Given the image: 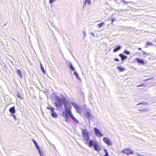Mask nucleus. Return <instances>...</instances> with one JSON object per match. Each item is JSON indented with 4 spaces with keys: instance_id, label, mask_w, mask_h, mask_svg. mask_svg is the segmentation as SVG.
I'll return each instance as SVG.
<instances>
[{
    "instance_id": "obj_1",
    "label": "nucleus",
    "mask_w": 156,
    "mask_h": 156,
    "mask_svg": "<svg viewBox=\"0 0 156 156\" xmlns=\"http://www.w3.org/2000/svg\"><path fill=\"white\" fill-rule=\"evenodd\" d=\"M55 100L56 102H54V104L56 108H61L62 104H63L65 110L63 112L72 113L71 110V106L66 97H63L61 98L58 96H56Z\"/></svg>"
},
{
    "instance_id": "obj_2",
    "label": "nucleus",
    "mask_w": 156,
    "mask_h": 156,
    "mask_svg": "<svg viewBox=\"0 0 156 156\" xmlns=\"http://www.w3.org/2000/svg\"><path fill=\"white\" fill-rule=\"evenodd\" d=\"M88 146L90 147L93 146L94 150L98 152H99L101 150V148L99 146L96 140H90L89 142Z\"/></svg>"
},
{
    "instance_id": "obj_3",
    "label": "nucleus",
    "mask_w": 156,
    "mask_h": 156,
    "mask_svg": "<svg viewBox=\"0 0 156 156\" xmlns=\"http://www.w3.org/2000/svg\"><path fill=\"white\" fill-rule=\"evenodd\" d=\"M62 115L65 119L69 118V116L75 122L77 123H79L78 120L74 116L72 113L63 112L62 113Z\"/></svg>"
},
{
    "instance_id": "obj_4",
    "label": "nucleus",
    "mask_w": 156,
    "mask_h": 156,
    "mask_svg": "<svg viewBox=\"0 0 156 156\" xmlns=\"http://www.w3.org/2000/svg\"><path fill=\"white\" fill-rule=\"evenodd\" d=\"M82 134L84 139L85 140L84 142L86 144L89 143L90 136L89 135L88 132L86 129H82Z\"/></svg>"
},
{
    "instance_id": "obj_5",
    "label": "nucleus",
    "mask_w": 156,
    "mask_h": 156,
    "mask_svg": "<svg viewBox=\"0 0 156 156\" xmlns=\"http://www.w3.org/2000/svg\"><path fill=\"white\" fill-rule=\"evenodd\" d=\"M94 131L95 135L97 136L101 137L103 136V134L96 127L94 128Z\"/></svg>"
},
{
    "instance_id": "obj_6",
    "label": "nucleus",
    "mask_w": 156,
    "mask_h": 156,
    "mask_svg": "<svg viewBox=\"0 0 156 156\" xmlns=\"http://www.w3.org/2000/svg\"><path fill=\"white\" fill-rule=\"evenodd\" d=\"M72 105L76 109V112L78 113H80L81 112V110L80 107L78 106L76 104L72 102L71 103Z\"/></svg>"
},
{
    "instance_id": "obj_7",
    "label": "nucleus",
    "mask_w": 156,
    "mask_h": 156,
    "mask_svg": "<svg viewBox=\"0 0 156 156\" xmlns=\"http://www.w3.org/2000/svg\"><path fill=\"white\" fill-rule=\"evenodd\" d=\"M31 140H32V141H33V143L35 145V146L36 149L37 150L39 151V154L41 156H43V155H42L43 153L42 151H41L40 147L38 146V145L37 144V143L34 139H32Z\"/></svg>"
},
{
    "instance_id": "obj_8",
    "label": "nucleus",
    "mask_w": 156,
    "mask_h": 156,
    "mask_svg": "<svg viewBox=\"0 0 156 156\" xmlns=\"http://www.w3.org/2000/svg\"><path fill=\"white\" fill-rule=\"evenodd\" d=\"M104 142L108 146H111L112 145V143L110 139L107 137H104L103 139Z\"/></svg>"
},
{
    "instance_id": "obj_9",
    "label": "nucleus",
    "mask_w": 156,
    "mask_h": 156,
    "mask_svg": "<svg viewBox=\"0 0 156 156\" xmlns=\"http://www.w3.org/2000/svg\"><path fill=\"white\" fill-rule=\"evenodd\" d=\"M121 152L125 154H127V155H129L130 154H133V153L132 151L129 149H125L121 151Z\"/></svg>"
},
{
    "instance_id": "obj_10",
    "label": "nucleus",
    "mask_w": 156,
    "mask_h": 156,
    "mask_svg": "<svg viewBox=\"0 0 156 156\" xmlns=\"http://www.w3.org/2000/svg\"><path fill=\"white\" fill-rule=\"evenodd\" d=\"M87 118L89 120L90 119L93 117L92 115L89 112H87L85 114Z\"/></svg>"
},
{
    "instance_id": "obj_11",
    "label": "nucleus",
    "mask_w": 156,
    "mask_h": 156,
    "mask_svg": "<svg viewBox=\"0 0 156 156\" xmlns=\"http://www.w3.org/2000/svg\"><path fill=\"white\" fill-rule=\"evenodd\" d=\"M136 60L137 62L139 64L141 63V64H144V60L143 59L138 58H136Z\"/></svg>"
},
{
    "instance_id": "obj_12",
    "label": "nucleus",
    "mask_w": 156,
    "mask_h": 156,
    "mask_svg": "<svg viewBox=\"0 0 156 156\" xmlns=\"http://www.w3.org/2000/svg\"><path fill=\"white\" fill-rule=\"evenodd\" d=\"M9 111L12 114H13L15 113L16 112L15 107L13 106L12 107L10 108L9 109Z\"/></svg>"
},
{
    "instance_id": "obj_13",
    "label": "nucleus",
    "mask_w": 156,
    "mask_h": 156,
    "mask_svg": "<svg viewBox=\"0 0 156 156\" xmlns=\"http://www.w3.org/2000/svg\"><path fill=\"white\" fill-rule=\"evenodd\" d=\"M121 48V46L120 45H117L115 46V48L113 50L114 52H116L120 50Z\"/></svg>"
},
{
    "instance_id": "obj_14",
    "label": "nucleus",
    "mask_w": 156,
    "mask_h": 156,
    "mask_svg": "<svg viewBox=\"0 0 156 156\" xmlns=\"http://www.w3.org/2000/svg\"><path fill=\"white\" fill-rule=\"evenodd\" d=\"M119 56L121 57L122 61L125 60L127 58V57L122 54H120L119 55Z\"/></svg>"
},
{
    "instance_id": "obj_15",
    "label": "nucleus",
    "mask_w": 156,
    "mask_h": 156,
    "mask_svg": "<svg viewBox=\"0 0 156 156\" xmlns=\"http://www.w3.org/2000/svg\"><path fill=\"white\" fill-rule=\"evenodd\" d=\"M91 3V1L90 0H85V1L83 2V6H85L87 4L88 5Z\"/></svg>"
},
{
    "instance_id": "obj_16",
    "label": "nucleus",
    "mask_w": 156,
    "mask_h": 156,
    "mask_svg": "<svg viewBox=\"0 0 156 156\" xmlns=\"http://www.w3.org/2000/svg\"><path fill=\"white\" fill-rule=\"evenodd\" d=\"M51 116L54 118H56L58 116L54 112V111L51 112Z\"/></svg>"
},
{
    "instance_id": "obj_17",
    "label": "nucleus",
    "mask_w": 156,
    "mask_h": 156,
    "mask_svg": "<svg viewBox=\"0 0 156 156\" xmlns=\"http://www.w3.org/2000/svg\"><path fill=\"white\" fill-rule=\"evenodd\" d=\"M47 108L48 109L50 110L51 112L54 111V108L50 105H49Z\"/></svg>"
},
{
    "instance_id": "obj_18",
    "label": "nucleus",
    "mask_w": 156,
    "mask_h": 156,
    "mask_svg": "<svg viewBox=\"0 0 156 156\" xmlns=\"http://www.w3.org/2000/svg\"><path fill=\"white\" fill-rule=\"evenodd\" d=\"M74 74L76 76V78L79 80H80V79L79 77L78 74L76 72V71H74Z\"/></svg>"
},
{
    "instance_id": "obj_19",
    "label": "nucleus",
    "mask_w": 156,
    "mask_h": 156,
    "mask_svg": "<svg viewBox=\"0 0 156 156\" xmlns=\"http://www.w3.org/2000/svg\"><path fill=\"white\" fill-rule=\"evenodd\" d=\"M17 73L18 74V76H19L21 77H22V75L21 71L20 70L17 69Z\"/></svg>"
},
{
    "instance_id": "obj_20",
    "label": "nucleus",
    "mask_w": 156,
    "mask_h": 156,
    "mask_svg": "<svg viewBox=\"0 0 156 156\" xmlns=\"http://www.w3.org/2000/svg\"><path fill=\"white\" fill-rule=\"evenodd\" d=\"M69 66L70 69H71L72 70H74L75 68L71 62L69 63Z\"/></svg>"
},
{
    "instance_id": "obj_21",
    "label": "nucleus",
    "mask_w": 156,
    "mask_h": 156,
    "mask_svg": "<svg viewBox=\"0 0 156 156\" xmlns=\"http://www.w3.org/2000/svg\"><path fill=\"white\" fill-rule=\"evenodd\" d=\"M117 68L121 72L124 71L125 70V69L124 68L120 66H118Z\"/></svg>"
},
{
    "instance_id": "obj_22",
    "label": "nucleus",
    "mask_w": 156,
    "mask_h": 156,
    "mask_svg": "<svg viewBox=\"0 0 156 156\" xmlns=\"http://www.w3.org/2000/svg\"><path fill=\"white\" fill-rule=\"evenodd\" d=\"M104 24V22H102L101 23L98 24L97 25V26L98 27V28H100Z\"/></svg>"
},
{
    "instance_id": "obj_23",
    "label": "nucleus",
    "mask_w": 156,
    "mask_h": 156,
    "mask_svg": "<svg viewBox=\"0 0 156 156\" xmlns=\"http://www.w3.org/2000/svg\"><path fill=\"white\" fill-rule=\"evenodd\" d=\"M104 150L105 153V154L104 155V156H109L108 153L107 151L105 148L104 149Z\"/></svg>"
},
{
    "instance_id": "obj_24",
    "label": "nucleus",
    "mask_w": 156,
    "mask_h": 156,
    "mask_svg": "<svg viewBox=\"0 0 156 156\" xmlns=\"http://www.w3.org/2000/svg\"><path fill=\"white\" fill-rule=\"evenodd\" d=\"M40 66L41 70L44 73L45 71L44 69V67H43V66L42 65V64H41Z\"/></svg>"
},
{
    "instance_id": "obj_25",
    "label": "nucleus",
    "mask_w": 156,
    "mask_h": 156,
    "mask_svg": "<svg viewBox=\"0 0 156 156\" xmlns=\"http://www.w3.org/2000/svg\"><path fill=\"white\" fill-rule=\"evenodd\" d=\"M142 52H143V54L145 55L144 56H143V57H144V58H145L146 56H147L149 55V54L146 53L144 51H142Z\"/></svg>"
},
{
    "instance_id": "obj_26",
    "label": "nucleus",
    "mask_w": 156,
    "mask_h": 156,
    "mask_svg": "<svg viewBox=\"0 0 156 156\" xmlns=\"http://www.w3.org/2000/svg\"><path fill=\"white\" fill-rule=\"evenodd\" d=\"M153 45V44L151 42H147L146 43V45L147 46L149 45Z\"/></svg>"
},
{
    "instance_id": "obj_27",
    "label": "nucleus",
    "mask_w": 156,
    "mask_h": 156,
    "mask_svg": "<svg viewBox=\"0 0 156 156\" xmlns=\"http://www.w3.org/2000/svg\"><path fill=\"white\" fill-rule=\"evenodd\" d=\"M124 53L127 55H129L130 53V52L127 50L124 51Z\"/></svg>"
},
{
    "instance_id": "obj_28",
    "label": "nucleus",
    "mask_w": 156,
    "mask_h": 156,
    "mask_svg": "<svg viewBox=\"0 0 156 156\" xmlns=\"http://www.w3.org/2000/svg\"><path fill=\"white\" fill-rule=\"evenodd\" d=\"M55 0H49V2L51 5L52 3Z\"/></svg>"
},
{
    "instance_id": "obj_29",
    "label": "nucleus",
    "mask_w": 156,
    "mask_h": 156,
    "mask_svg": "<svg viewBox=\"0 0 156 156\" xmlns=\"http://www.w3.org/2000/svg\"><path fill=\"white\" fill-rule=\"evenodd\" d=\"M12 116L14 118V119L15 120H16V117L15 115L13 114H12Z\"/></svg>"
},
{
    "instance_id": "obj_30",
    "label": "nucleus",
    "mask_w": 156,
    "mask_h": 156,
    "mask_svg": "<svg viewBox=\"0 0 156 156\" xmlns=\"http://www.w3.org/2000/svg\"><path fill=\"white\" fill-rule=\"evenodd\" d=\"M65 121L66 122H69L70 121V119L69 118L66 119H65Z\"/></svg>"
},
{
    "instance_id": "obj_31",
    "label": "nucleus",
    "mask_w": 156,
    "mask_h": 156,
    "mask_svg": "<svg viewBox=\"0 0 156 156\" xmlns=\"http://www.w3.org/2000/svg\"><path fill=\"white\" fill-rule=\"evenodd\" d=\"M83 38H84L85 36H86V33L85 32H83Z\"/></svg>"
},
{
    "instance_id": "obj_32",
    "label": "nucleus",
    "mask_w": 156,
    "mask_h": 156,
    "mask_svg": "<svg viewBox=\"0 0 156 156\" xmlns=\"http://www.w3.org/2000/svg\"><path fill=\"white\" fill-rule=\"evenodd\" d=\"M115 60L116 61L118 62L119 61V60L117 58H115Z\"/></svg>"
},
{
    "instance_id": "obj_33",
    "label": "nucleus",
    "mask_w": 156,
    "mask_h": 156,
    "mask_svg": "<svg viewBox=\"0 0 156 156\" xmlns=\"http://www.w3.org/2000/svg\"><path fill=\"white\" fill-rule=\"evenodd\" d=\"M144 86V85L143 84H141V85H137V87H140V86Z\"/></svg>"
},
{
    "instance_id": "obj_34",
    "label": "nucleus",
    "mask_w": 156,
    "mask_h": 156,
    "mask_svg": "<svg viewBox=\"0 0 156 156\" xmlns=\"http://www.w3.org/2000/svg\"><path fill=\"white\" fill-rule=\"evenodd\" d=\"M91 34L92 35H93V36L94 37V33H91Z\"/></svg>"
},
{
    "instance_id": "obj_35",
    "label": "nucleus",
    "mask_w": 156,
    "mask_h": 156,
    "mask_svg": "<svg viewBox=\"0 0 156 156\" xmlns=\"http://www.w3.org/2000/svg\"><path fill=\"white\" fill-rule=\"evenodd\" d=\"M112 21V23L113 22V21L114 20V19H112L111 20Z\"/></svg>"
},
{
    "instance_id": "obj_36",
    "label": "nucleus",
    "mask_w": 156,
    "mask_h": 156,
    "mask_svg": "<svg viewBox=\"0 0 156 156\" xmlns=\"http://www.w3.org/2000/svg\"><path fill=\"white\" fill-rule=\"evenodd\" d=\"M142 104V103H138V104H137V105H140V104Z\"/></svg>"
},
{
    "instance_id": "obj_37",
    "label": "nucleus",
    "mask_w": 156,
    "mask_h": 156,
    "mask_svg": "<svg viewBox=\"0 0 156 156\" xmlns=\"http://www.w3.org/2000/svg\"><path fill=\"white\" fill-rule=\"evenodd\" d=\"M17 97H19V98H20V95H17Z\"/></svg>"
},
{
    "instance_id": "obj_38",
    "label": "nucleus",
    "mask_w": 156,
    "mask_h": 156,
    "mask_svg": "<svg viewBox=\"0 0 156 156\" xmlns=\"http://www.w3.org/2000/svg\"><path fill=\"white\" fill-rule=\"evenodd\" d=\"M123 2H124L125 3H128V2H125V1H123Z\"/></svg>"
},
{
    "instance_id": "obj_39",
    "label": "nucleus",
    "mask_w": 156,
    "mask_h": 156,
    "mask_svg": "<svg viewBox=\"0 0 156 156\" xmlns=\"http://www.w3.org/2000/svg\"><path fill=\"white\" fill-rule=\"evenodd\" d=\"M138 49L139 50H141V48H138Z\"/></svg>"
},
{
    "instance_id": "obj_40",
    "label": "nucleus",
    "mask_w": 156,
    "mask_h": 156,
    "mask_svg": "<svg viewBox=\"0 0 156 156\" xmlns=\"http://www.w3.org/2000/svg\"><path fill=\"white\" fill-rule=\"evenodd\" d=\"M150 80V79H147V80H146V81H147V80Z\"/></svg>"
}]
</instances>
